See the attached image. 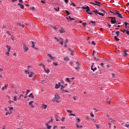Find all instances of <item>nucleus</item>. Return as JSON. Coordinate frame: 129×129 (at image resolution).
I'll return each mask as SVG.
<instances>
[{"label":"nucleus","instance_id":"17","mask_svg":"<svg viewBox=\"0 0 129 129\" xmlns=\"http://www.w3.org/2000/svg\"><path fill=\"white\" fill-rule=\"evenodd\" d=\"M76 70H77V71H79V70H80V65H78L77 67L75 68Z\"/></svg>","mask_w":129,"mask_h":129},{"label":"nucleus","instance_id":"40","mask_svg":"<svg viewBox=\"0 0 129 129\" xmlns=\"http://www.w3.org/2000/svg\"><path fill=\"white\" fill-rule=\"evenodd\" d=\"M107 117L108 118L109 120H111L112 119L111 117H109L108 115H107Z\"/></svg>","mask_w":129,"mask_h":129},{"label":"nucleus","instance_id":"47","mask_svg":"<svg viewBox=\"0 0 129 129\" xmlns=\"http://www.w3.org/2000/svg\"><path fill=\"white\" fill-rule=\"evenodd\" d=\"M60 9V8L59 7L57 8H54V10H55V11H59V10Z\"/></svg>","mask_w":129,"mask_h":129},{"label":"nucleus","instance_id":"55","mask_svg":"<svg viewBox=\"0 0 129 129\" xmlns=\"http://www.w3.org/2000/svg\"><path fill=\"white\" fill-rule=\"evenodd\" d=\"M29 92H30V90L28 89L26 91V94H28V93H29Z\"/></svg>","mask_w":129,"mask_h":129},{"label":"nucleus","instance_id":"51","mask_svg":"<svg viewBox=\"0 0 129 129\" xmlns=\"http://www.w3.org/2000/svg\"><path fill=\"white\" fill-rule=\"evenodd\" d=\"M19 3H21V4H24V2H23V0H19Z\"/></svg>","mask_w":129,"mask_h":129},{"label":"nucleus","instance_id":"50","mask_svg":"<svg viewBox=\"0 0 129 129\" xmlns=\"http://www.w3.org/2000/svg\"><path fill=\"white\" fill-rule=\"evenodd\" d=\"M30 9L32 10V11H34V10H35V8L34 7H31Z\"/></svg>","mask_w":129,"mask_h":129},{"label":"nucleus","instance_id":"14","mask_svg":"<svg viewBox=\"0 0 129 129\" xmlns=\"http://www.w3.org/2000/svg\"><path fill=\"white\" fill-rule=\"evenodd\" d=\"M111 23H112V24H115V23H116V20H115V18H114V19H112L111 20Z\"/></svg>","mask_w":129,"mask_h":129},{"label":"nucleus","instance_id":"6","mask_svg":"<svg viewBox=\"0 0 129 129\" xmlns=\"http://www.w3.org/2000/svg\"><path fill=\"white\" fill-rule=\"evenodd\" d=\"M7 48L8 49V52L6 53L7 56H10V51H11V46L7 45Z\"/></svg>","mask_w":129,"mask_h":129},{"label":"nucleus","instance_id":"43","mask_svg":"<svg viewBox=\"0 0 129 129\" xmlns=\"http://www.w3.org/2000/svg\"><path fill=\"white\" fill-rule=\"evenodd\" d=\"M55 40H56V41H57V42H59V41H60V39H58L57 37H54Z\"/></svg>","mask_w":129,"mask_h":129},{"label":"nucleus","instance_id":"30","mask_svg":"<svg viewBox=\"0 0 129 129\" xmlns=\"http://www.w3.org/2000/svg\"><path fill=\"white\" fill-rule=\"evenodd\" d=\"M119 31H116V35L117 36V37H118V36H119Z\"/></svg>","mask_w":129,"mask_h":129},{"label":"nucleus","instance_id":"53","mask_svg":"<svg viewBox=\"0 0 129 129\" xmlns=\"http://www.w3.org/2000/svg\"><path fill=\"white\" fill-rule=\"evenodd\" d=\"M72 5H73V7H76V5L75 4H74V3H72Z\"/></svg>","mask_w":129,"mask_h":129},{"label":"nucleus","instance_id":"64","mask_svg":"<svg viewBox=\"0 0 129 129\" xmlns=\"http://www.w3.org/2000/svg\"><path fill=\"white\" fill-rule=\"evenodd\" d=\"M126 33L127 35H129V31H126Z\"/></svg>","mask_w":129,"mask_h":129},{"label":"nucleus","instance_id":"58","mask_svg":"<svg viewBox=\"0 0 129 129\" xmlns=\"http://www.w3.org/2000/svg\"><path fill=\"white\" fill-rule=\"evenodd\" d=\"M91 23L92 24H95V21H91Z\"/></svg>","mask_w":129,"mask_h":129},{"label":"nucleus","instance_id":"36","mask_svg":"<svg viewBox=\"0 0 129 129\" xmlns=\"http://www.w3.org/2000/svg\"><path fill=\"white\" fill-rule=\"evenodd\" d=\"M66 13L67 15H70V13L69 12V11H68V10L66 11Z\"/></svg>","mask_w":129,"mask_h":129},{"label":"nucleus","instance_id":"46","mask_svg":"<svg viewBox=\"0 0 129 129\" xmlns=\"http://www.w3.org/2000/svg\"><path fill=\"white\" fill-rule=\"evenodd\" d=\"M64 120H65V117H63L61 118V121H64Z\"/></svg>","mask_w":129,"mask_h":129},{"label":"nucleus","instance_id":"28","mask_svg":"<svg viewBox=\"0 0 129 129\" xmlns=\"http://www.w3.org/2000/svg\"><path fill=\"white\" fill-rule=\"evenodd\" d=\"M64 60L65 61H69V58L67 57H66L64 58Z\"/></svg>","mask_w":129,"mask_h":129},{"label":"nucleus","instance_id":"15","mask_svg":"<svg viewBox=\"0 0 129 129\" xmlns=\"http://www.w3.org/2000/svg\"><path fill=\"white\" fill-rule=\"evenodd\" d=\"M42 108H43V109H46V108H47V107H48V106L47 105L42 104Z\"/></svg>","mask_w":129,"mask_h":129},{"label":"nucleus","instance_id":"3","mask_svg":"<svg viewBox=\"0 0 129 129\" xmlns=\"http://www.w3.org/2000/svg\"><path fill=\"white\" fill-rule=\"evenodd\" d=\"M93 13H94V14L97 16V15H99V16H102V17H104V14L103 13L99 12L97 9H96L93 11Z\"/></svg>","mask_w":129,"mask_h":129},{"label":"nucleus","instance_id":"31","mask_svg":"<svg viewBox=\"0 0 129 129\" xmlns=\"http://www.w3.org/2000/svg\"><path fill=\"white\" fill-rule=\"evenodd\" d=\"M17 96H15V97H14V101H17Z\"/></svg>","mask_w":129,"mask_h":129},{"label":"nucleus","instance_id":"1","mask_svg":"<svg viewBox=\"0 0 129 129\" xmlns=\"http://www.w3.org/2000/svg\"><path fill=\"white\" fill-rule=\"evenodd\" d=\"M60 99V96L56 93L55 94V97L54 99L52 100V101H56V102H60V101H59V99Z\"/></svg>","mask_w":129,"mask_h":129},{"label":"nucleus","instance_id":"12","mask_svg":"<svg viewBox=\"0 0 129 129\" xmlns=\"http://www.w3.org/2000/svg\"><path fill=\"white\" fill-rule=\"evenodd\" d=\"M47 56L49 57V58H50V59H51V60H53V59H55V57L52 56V55H51L50 54H48Z\"/></svg>","mask_w":129,"mask_h":129},{"label":"nucleus","instance_id":"59","mask_svg":"<svg viewBox=\"0 0 129 129\" xmlns=\"http://www.w3.org/2000/svg\"><path fill=\"white\" fill-rule=\"evenodd\" d=\"M69 63L72 66V65H73V62L71 61L70 62H69Z\"/></svg>","mask_w":129,"mask_h":129},{"label":"nucleus","instance_id":"42","mask_svg":"<svg viewBox=\"0 0 129 129\" xmlns=\"http://www.w3.org/2000/svg\"><path fill=\"white\" fill-rule=\"evenodd\" d=\"M121 32H122L123 33H125V32H126V30L125 29H123V30H121Z\"/></svg>","mask_w":129,"mask_h":129},{"label":"nucleus","instance_id":"23","mask_svg":"<svg viewBox=\"0 0 129 129\" xmlns=\"http://www.w3.org/2000/svg\"><path fill=\"white\" fill-rule=\"evenodd\" d=\"M33 75H34V73L31 72V74H30L29 76L30 78H31V77H33Z\"/></svg>","mask_w":129,"mask_h":129},{"label":"nucleus","instance_id":"5","mask_svg":"<svg viewBox=\"0 0 129 129\" xmlns=\"http://www.w3.org/2000/svg\"><path fill=\"white\" fill-rule=\"evenodd\" d=\"M91 4L94 5L95 6H99V7H100V5H101V3L98 1H95L94 2L91 3Z\"/></svg>","mask_w":129,"mask_h":129},{"label":"nucleus","instance_id":"63","mask_svg":"<svg viewBox=\"0 0 129 129\" xmlns=\"http://www.w3.org/2000/svg\"><path fill=\"white\" fill-rule=\"evenodd\" d=\"M74 100H76V96H74Z\"/></svg>","mask_w":129,"mask_h":129},{"label":"nucleus","instance_id":"20","mask_svg":"<svg viewBox=\"0 0 129 129\" xmlns=\"http://www.w3.org/2000/svg\"><path fill=\"white\" fill-rule=\"evenodd\" d=\"M8 86V84L5 85V87H3L2 88V90H5V89H7Z\"/></svg>","mask_w":129,"mask_h":129},{"label":"nucleus","instance_id":"37","mask_svg":"<svg viewBox=\"0 0 129 129\" xmlns=\"http://www.w3.org/2000/svg\"><path fill=\"white\" fill-rule=\"evenodd\" d=\"M70 116H76V114H72V113H71L70 114Z\"/></svg>","mask_w":129,"mask_h":129},{"label":"nucleus","instance_id":"11","mask_svg":"<svg viewBox=\"0 0 129 129\" xmlns=\"http://www.w3.org/2000/svg\"><path fill=\"white\" fill-rule=\"evenodd\" d=\"M18 6H20L21 9H22L23 10V9H25V7L24 6V5L21 3H18Z\"/></svg>","mask_w":129,"mask_h":129},{"label":"nucleus","instance_id":"48","mask_svg":"<svg viewBox=\"0 0 129 129\" xmlns=\"http://www.w3.org/2000/svg\"><path fill=\"white\" fill-rule=\"evenodd\" d=\"M3 71H4V69H0V73L2 74V72H3Z\"/></svg>","mask_w":129,"mask_h":129},{"label":"nucleus","instance_id":"9","mask_svg":"<svg viewBox=\"0 0 129 129\" xmlns=\"http://www.w3.org/2000/svg\"><path fill=\"white\" fill-rule=\"evenodd\" d=\"M60 86H61V84L60 83H58V84H55V88H56V89H58V88H59Z\"/></svg>","mask_w":129,"mask_h":129},{"label":"nucleus","instance_id":"38","mask_svg":"<svg viewBox=\"0 0 129 129\" xmlns=\"http://www.w3.org/2000/svg\"><path fill=\"white\" fill-rule=\"evenodd\" d=\"M77 122L78 123V122H79V121H80V118H79L78 117H77Z\"/></svg>","mask_w":129,"mask_h":129},{"label":"nucleus","instance_id":"61","mask_svg":"<svg viewBox=\"0 0 129 129\" xmlns=\"http://www.w3.org/2000/svg\"><path fill=\"white\" fill-rule=\"evenodd\" d=\"M82 25H83V26H86V22L83 23Z\"/></svg>","mask_w":129,"mask_h":129},{"label":"nucleus","instance_id":"33","mask_svg":"<svg viewBox=\"0 0 129 129\" xmlns=\"http://www.w3.org/2000/svg\"><path fill=\"white\" fill-rule=\"evenodd\" d=\"M40 66H42V67H43L44 69H45V65H44V63H40Z\"/></svg>","mask_w":129,"mask_h":129},{"label":"nucleus","instance_id":"8","mask_svg":"<svg viewBox=\"0 0 129 129\" xmlns=\"http://www.w3.org/2000/svg\"><path fill=\"white\" fill-rule=\"evenodd\" d=\"M33 103H34L33 101H31L29 102V105H30L31 108H34V105H33Z\"/></svg>","mask_w":129,"mask_h":129},{"label":"nucleus","instance_id":"24","mask_svg":"<svg viewBox=\"0 0 129 129\" xmlns=\"http://www.w3.org/2000/svg\"><path fill=\"white\" fill-rule=\"evenodd\" d=\"M44 71L46 73H49V72H50V70H46V68H44Z\"/></svg>","mask_w":129,"mask_h":129},{"label":"nucleus","instance_id":"45","mask_svg":"<svg viewBox=\"0 0 129 129\" xmlns=\"http://www.w3.org/2000/svg\"><path fill=\"white\" fill-rule=\"evenodd\" d=\"M51 127H52V126L51 125H48L47 126V129H51Z\"/></svg>","mask_w":129,"mask_h":129},{"label":"nucleus","instance_id":"29","mask_svg":"<svg viewBox=\"0 0 129 129\" xmlns=\"http://www.w3.org/2000/svg\"><path fill=\"white\" fill-rule=\"evenodd\" d=\"M32 47L35 48V43H34V41H32Z\"/></svg>","mask_w":129,"mask_h":129},{"label":"nucleus","instance_id":"22","mask_svg":"<svg viewBox=\"0 0 129 129\" xmlns=\"http://www.w3.org/2000/svg\"><path fill=\"white\" fill-rule=\"evenodd\" d=\"M26 74H30V71L29 70H25Z\"/></svg>","mask_w":129,"mask_h":129},{"label":"nucleus","instance_id":"39","mask_svg":"<svg viewBox=\"0 0 129 129\" xmlns=\"http://www.w3.org/2000/svg\"><path fill=\"white\" fill-rule=\"evenodd\" d=\"M100 65L102 66V68L104 67V63H103V62H101Z\"/></svg>","mask_w":129,"mask_h":129},{"label":"nucleus","instance_id":"34","mask_svg":"<svg viewBox=\"0 0 129 129\" xmlns=\"http://www.w3.org/2000/svg\"><path fill=\"white\" fill-rule=\"evenodd\" d=\"M124 56H127V53H126V51H124Z\"/></svg>","mask_w":129,"mask_h":129},{"label":"nucleus","instance_id":"2","mask_svg":"<svg viewBox=\"0 0 129 129\" xmlns=\"http://www.w3.org/2000/svg\"><path fill=\"white\" fill-rule=\"evenodd\" d=\"M83 9L84 10H86V13H87V14H88L89 15H93V13H91V12H90V8L88 6H86V7H83Z\"/></svg>","mask_w":129,"mask_h":129},{"label":"nucleus","instance_id":"21","mask_svg":"<svg viewBox=\"0 0 129 129\" xmlns=\"http://www.w3.org/2000/svg\"><path fill=\"white\" fill-rule=\"evenodd\" d=\"M66 81L68 83H70V82H71V81H70V79H69V78H67L66 80Z\"/></svg>","mask_w":129,"mask_h":129},{"label":"nucleus","instance_id":"41","mask_svg":"<svg viewBox=\"0 0 129 129\" xmlns=\"http://www.w3.org/2000/svg\"><path fill=\"white\" fill-rule=\"evenodd\" d=\"M96 128L98 129L100 127L99 124H96Z\"/></svg>","mask_w":129,"mask_h":129},{"label":"nucleus","instance_id":"10","mask_svg":"<svg viewBox=\"0 0 129 129\" xmlns=\"http://www.w3.org/2000/svg\"><path fill=\"white\" fill-rule=\"evenodd\" d=\"M93 65H94V63H92V65L91 66V70H92V71L94 72L95 70H97V68H95L94 69H93Z\"/></svg>","mask_w":129,"mask_h":129},{"label":"nucleus","instance_id":"57","mask_svg":"<svg viewBox=\"0 0 129 129\" xmlns=\"http://www.w3.org/2000/svg\"><path fill=\"white\" fill-rule=\"evenodd\" d=\"M66 43H68V40H67V39L65 40L64 43L66 44Z\"/></svg>","mask_w":129,"mask_h":129},{"label":"nucleus","instance_id":"44","mask_svg":"<svg viewBox=\"0 0 129 129\" xmlns=\"http://www.w3.org/2000/svg\"><path fill=\"white\" fill-rule=\"evenodd\" d=\"M53 64L55 65V66H57L58 65V62H54Z\"/></svg>","mask_w":129,"mask_h":129},{"label":"nucleus","instance_id":"52","mask_svg":"<svg viewBox=\"0 0 129 129\" xmlns=\"http://www.w3.org/2000/svg\"><path fill=\"white\" fill-rule=\"evenodd\" d=\"M53 129H56V128H58V127L57 126H56V125H54V126H53Z\"/></svg>","mask_w":129,"mask_h":129},{"label":"nucleus","instance_id":"25","mask_svg":"<svg viewBox=\"0 0 129 129\" xmlns=\"http://www.w3.org/2000/svg\"><path fill=\"white\" fill-rule=\"evenodd\" d=\"M114 39H115V41H119V39L118 38H117V37H116V36H114Z\"/></svg>","mask_w":129,"mask_h":129},{"label":"nucleus","instance_id":"35","mask_svg":"<svg viewBox=\"0 0 129 129\" xmlns=\"http://www.w3.org/2000/svg\"><path fill=\"white\" fill-rule=\"evenodd\" d=\"M90 116H91V117H94V114H93V113L92 112L90 113Z\"/></svg>","mask_w":129,"mask_h":129},{"label":"nucleus","instance_id":"54","mask_svg":"<svg viewBox=\"0 0 129 129\" xmlns=\"http://www.w3.org/2000/svg\"><path fill=\"white\" fill-rule=\"evenodd\" d=\"M93 110H95V112H97V111H98V110L95 109V108H93Z\"/></svg>","mask_w":129,"mask_h":129},{"label":"nucleus","instance_id":"16","mask_svg":"<svg viewBox=\"0 0 129 129\" xmlns=\"http://www.w3.org/2000/svg\"><path fill=\"white\" fill-rule=\"evenodd\" d=\"M76 125H77V127H78V128H82V127H83V126L82 125H79L78 124V123H76Z\"/></svg>","mask_w":129,"mask_h":129},{"label":"nucleus","instance_id":"4","mask_svg":"<svg viewBox=\"0 0 129 129\" xmlns=\"http://www.w3.org/2000/svg\"><path fill=\"white\" fill-rule=\"evenodd\" d=\"M110 13L111 14H113V15H116L119 18H122V16L119 13V11H116L115 12H113L112 11H111Z\"/></svg>","mask_w":129,"mask_h":129},{"label":"nucleus","instance_id":"26","mask_svg":"<svg viewBox=\"0 0 129 129\" xmlns=\"http://www.w3.org/2000/svg\"><path fill=\"white\" fill-rule=\"evenodd\" d=\"M29 96V97H31V98H34V95H33L32 93H31Z\"/></svg>","mask_w":129,"mask_h":129},{"label":"nucleus","instance_id":"13","mask_svg":"<svg viewBox=\"0 0 129 129\" xmlns=\"http://www.w3.org/2000/svg\"><path fill=\"white\" fill-rule=\"evenodd\" d=\"M69 21H74V18H71V17L69 16L67 18Z\"/></svg>","mask_w":129,"mask_h":129},{"label":"nucleus","instance_id":"62","mask_svg":"<svg viewBox=\"0 0 129 129\" xmlns=\"http://www.w3.org/2000/svg\"><path fill=\"white\" fill-rule=\"evenodd\" d=\"M92 45H95V42L94 41L92 42Z\"/></svg>","mask_w":129,"mask_h":129},{"label":"nucleus","instance_id":"7","mask_svg":"<svg viewBox=\"0 0 129 129\" xmlns=\"http://www.w3.org/2000/svg\"><path fill=\"white\" fill-rule=\"evenodd\" d=\"M23 49L25 50V52H27V51L29 50V47L27 46V44L25 43L24 44Z\"/></svg>","mask_w":129,"mask_h":129},{"label":"nucleus","instance_id":"32","mask_svg":"<svg viewBox=\"0 0 129 129\" xmlns=\"http://www.w3.org/2000/svg\"><path fill=\"white\" fill-rule=\"evenodd\" d=\"M12 113V111H10V112H7L6 113V115H8V114H11Z\"/></svg>","mask_w":129,"mask_h":129},{"label":"nucleus","instance_id":"60","mask_svg":"<svg viewBox=\"0 0 129 129\" xmlns=\"http://www.w3.org/2000/svg\"><path fill=\"white\" fill-rule=\"evenodd\" d=\"M109 19H111V20H113L114 19V18H113L112 17H109Z\"/></svg>","mask_w":129,"mask_h":129},{"label":"nucleus","instance_id":"19","mask_svg":"<svg viewBox=\"0 0 129 129\" xmlns=\"http://www.w3.org/2000/svg\"><path fill=\"white\" fill-rule=\"evenodd\" d=\"M59 33L60 34H63V33H65V30L63 29H61V30H59Z\"/></svg>","mask_w":129,"mask_h":129},{"label":"nucleus","instance_id":"18","mask_svg":"<svg viewBox=\"0 0 129 129\" xmlns=\"http://www.w3.org/2000/svg\"><path fill=\"white\" fill-rule=\"evenodd\" d=\"M124 25H125V27L126 28H128V26H129V23H128L125 22H124Z\"/></svg>","mask_w":129,"mask_h":129},{"label":"nucleus","instance_id":"56","mask_svg":"<svg viewBox=\"0 0 129 129\" xmlns=\"http://www.w3.org/2000/svg\"><path fill=\"white\" fill-rule=\"evenodd\" d=\"M13 109H14V107H11L10 108V111H11V110H13Z\"/></svg>","mask_w":129,"mask_h":129},{"label":"nucleus","instance_id":"27","mask_svg":"<svg viewBox=\"0 0 129 129\" xmlns=\"http://www.w3.org/2000/svg\"><path fill=\"white\" fill-rule=\"evenodd\" d=\"M67 111L69 113H72V112H73L72 110H68V109L67 110Z\"/></svg>","mask_w":129,"mask_h":129},{"label":"nucleus","instance_id":"49","mask_svg":"<svg viewBox=\"0 0 129 129\" xmlns=\"http://www.w3.org/2000/svg\"><path fill=\"white\" fill-rule=\"evenodd\" d=\"M63 43H64V42L63 41V40H61L60 42V45H63Z\"/></svg>","mask_w":129,"mask_h":129}]
</instances>
